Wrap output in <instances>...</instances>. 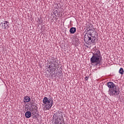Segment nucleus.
Segmentation results:
<instances>
[{
  "label": "nucleus",
  "mask_w": 124,
  "mask_h": 124,
  "mask_svg": "<svg viewBox=\"0 0 124 124\" xmlns=\"http://www.w3.org/2000/svg\"><path fill=\"white\" fill-rule=\"evenodd\" d=\"M96 32L93 30H89L84 36V41L89 45L95 42Z\"/></svg>",
  "instance_id": "nucleus-1"
},
{
  "label": "nucleus",
  "mask_w": 124,
  "mask_h": 124,
  "mask_svg": "<svg viewBox=\"0 0 124 124\" xmlns=\"http://www.w3.org/2000/svg\"><path fill=\"white\" fill-rule=\"evenodd\" d=\"M108 87L109 88L108 94L114 97H117L118 95L120 93L119 89H117V86H115V84L112 82H108Z\"/></svg>",
  "instance_id": "nucleus-2"
},
{
  "label": "nucleus",
  "mask_w": 124,
  "mask_h": 124,
  "mask_svg": "<svg viewBox=\"0 0 124 124\" xmlns=\"http://www.w3.org/2000/svg\"><path fill=\"white\" fill-rule=\"evenodd\" d=\"M93 56L91 58L90 61L91 63H93L95 65H97L100 63L101 60V54L100 51L98 49H95L94 53H93Z\"/></svg>",
  "instance_id": "nucleus-3"
},
{
  "label": "nucleus",
  "mask_w": 124,
  "mask_h": 124,
  "mask_svg": "<svg viewBox=\"0 0 124 124\" xmlns=\"http://www.w3.org/2000/svg\"><path fill=\"white\" fill-rule=\"evenodd\" d=\"M43 110L47 111V110H50V108H52L53 106V100H50L47 97H45L43 99Z\"/></svg>",
  "instance_id": "nucleus-4"
},
{
  "label": "nucleus",
  "mask_w": 124,
  "mask_h": 124,
  "mask_svg": "<svg viewBox=\"0 0 124 124\" xmlns=\"http://www.w3.org/2000/svg\"><path fill=\"white\" fill-rule=\"evenodd\" d=\"M51 64L49 66V68H50V70H56L57 69V66H58V63L56 62L57 61L55 58H53L51 59Z\"/></svg>",
  "instance_id": "nucleus-5"
},
{
  "label": "nucleus",
  "mask_w": 124,
  "mask_h": 124,
  "mask_svg": "<svg viewBox=\"0 0 124 124\" xmlns=\"http://www.w3.org/2000/svg\"><path fill=\"white\" fill-rule=\"evenodd\" d=\"M64 123V119H62V118H57L55 121V124H62Z\"/></svg>",
  "instance_id": "nucleus-6"
},
{
  "label": "nucleus",
  "mask_w": 124,
  "mask_h": 124,
  "mask_svg": "<svg viewBox=\"0 0 124 124\" xmlns=\"http://www.w3.org/2000/svg\"><path fill=\"white\" fill-rule=\"evenodd\" d=\"M0 26H2V29L5 30V29H7L9 27V22L7 21H5L4 23L1 22Z\"/></svg>",
  "instance_id": "nucleus-7"
},
{
  "label": "nucleus",
  "mask_w": 124,
  "mask_h": 124,
  "mask_svg": "<svg viewBox=\"0 0 124 124\" xmlns=\"http://www.w3.org/2000/svg\"><path fill=\"white\" fill-rule=\"evenodd\" d=\"M56 118L63 119V112L58 111L56 115Z\"/></svg>",
  "instance_id": "nucleus-8"
},
{
  "label": "nucleus",
  "mask_w": 124,
  "mask_h": 124,
  "mask_svg": "<svg viewBox=\"0 0 124 124\" xmlns=\"http://www.w3.org/2000/svg\"><path fill=\"white\" fill-rule=\"evenodd\" d=\"M25 117L27 119H30V118L31 117V111H27L25 113Z\"/></svg>",
  "instance_id": "nucleus-9"
},
{
  "label": "nucleus",
  "mask_w": 124,
  "mask_h": 124,
  "mask_svg": "<svg viewBox=\"0 0 124 124\" xmlns=\"http://www.w3.org/2000/svg\"><path fill=\"white\" fill-rule=\"evenodd\" d=\"M70 33H75V32H76V28L74 27H72L70 29Z\"/></svg>",
  "instance_id": "nucleus-10"
},
{
  "label": "nucleus",
  "mask_w": 124,
  "mask_h": 124,
  "mask_svg": "<svg viewBox=\"0 0 124 124\" xmlns=\"http://www.w3.org/2000/svg\"><path fill=\"white\" fill-rule=\"evenodd\" d=\"M31 101V98L29 96L24 97V102H30Z\"/></svg>",
  "instance_id": "nucleus-11"
},
{
  "label": "nucleus",
  "mask_w": 124,
  "mask_h": 124,
  "mask_svg": "<svg viewBox=\"0 0 124 124\" xmlns=\"http://www.w3.org/2000/svg\"><path fill=\"white\" fill-rule=\"evenodd\" d=\"M124 69L123 68H121L119 70V73L121 74V75H124Z\"/></svg>",
  "instance_id": "nucleus-12"
},
{
  "label": "nucleus",
  "mask_w": 124,
  "mask_h": 124,
  "mask_svg": "<svg viewBox=\"0 0 124 124\" xmlns=\"http://www.w3.org/2000/svg\"><path fill=\"white\" fill-rule=\"evenodd\" d=\"M89 79V78L88 77H86L85 78V80H86V81H87V80Z\"/></svg>",
  "instance_id": "nucleus-13"
}]
</instances>
